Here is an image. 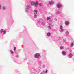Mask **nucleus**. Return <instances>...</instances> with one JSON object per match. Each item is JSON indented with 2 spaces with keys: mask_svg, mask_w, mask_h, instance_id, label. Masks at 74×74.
Segmentation results:
<instances>
[{
  "mask_svg": "<svg viewBox=\"0 0 74 74\" xmlns=\"http://www.w3.org/2000/svg\"><path fill=\"white\" fill-rule=\"evenodd\" d=\"M38 2L36 1V2H32L31 3V4L32 5L34 4L35 5L36 7H37L36 5H38Z\"/></svg>",
  "mask_w": 74,
  "mask_h": 74,
  "instance_id": "f257e3e1",
  "label": "nucleus"
},
{
  "mask_svg": "<svg viewBox=\"0 0 74 74\" xmlns=\"http://www.w3.org/2000/svg\"><path fill=\"white\" fill-rule=\"evenodd\" d=\"M40 56V54L38 53H36L35 55V57L36 58H38Z\"/></svg>",
  "mask_w": 74,
  "mask_h": 74,
  "instance_id": "f03ea898",
  "label": "nucleus"
},
{
  "mask_svg": "<svg viewBox=\"0 0 74 74\" xmlns=\"http://www.w3.org/2000/svg\"><path fill=\"white\" fill-rule=\"evenodd\" d=\"M61 5L60 4H57V8H60L61 7Z\"/></svg>",
  "mask_w": 74,
  "mask_h": 74,
  "instance_id": "7ed1b4c3",
  "label": "nucleus"
},
{
  "mask_svg": "<svg viewBox=\"0 0 74 74\" xmlns=\"http://www.w3.org/2000/svg\"><path fill=\"white\" fill-rule=\"evenodd\" d=\"M34 14L35 15H36L37 14V10H34Z\"/></svg>",
  "mask_w": 74,
  "mask_h": 74,
  "instance_id": "20e7f679",
  "label": "nucleus"
},
{
  "mask_svg": "<svg viewBox=\"0 0 74 74\" xmlns=\"http://www.w3.org/2000/svg\"><path fill=\"white\" fill-rule=\"evenodd\" d=\"M49 3L50 4L52 5V4H54V2L53 1H51L49 2Z\"/></svg>",
  "mask_w": 74,
  "mask_h": 74,
  "instance_id": "39448f33",
  "label": "nucleus"
},
{
  "mask_svg": "<svg viewBox=\"0 0 74 74\" xmlns=\"http://www.w3.org/2000/svg\"><path fill=\"white\" fill-rule=\"evenodd\" d=\"M73 45H74V43L73 42H71V46L72 47H73Z\"/></svg>",
  "mask_w": 74,
  "mask_h": 74,
  "instance_id": "423d86ee",
  "label": "nucleus"
},
{
  "mask_svg": "<svg viewBox=\"0 0 74 74\" xmlns=\"http://www.w3.org/2000/svg\"><path fill=\"white\" fill-rule=\"evenodd\" d=\"M65 24L66 25H69V22L67 21H66Z\"/></svg>",
  "mask_w": 74,
  "mask_h": 74,
  "instance_id": "0eeeda50",
  "label": "nucleus"
},
{
  "mask_svg": "<svg viewBox=\"0 0 74 74\" xmlns=\"http://www.w3.org/2000/svg\"><path fill=\"white\" fill-rule=\"evenodd\" d=\"M69 57H72V56H73V54H69Z\"/></svg>",
  "mask_w": 74,
  "mask_h": 74,
  "instance_id": "6e6552de",
  "label": "nucleus"
},
{
  "mask_svg": "<svg viewBox=\"0 0 74 74\" xmlns=\"http://www.w3.org/2000/svg\"><path fill=\"white\" fill-rule=\"evenodd\" d=\"M47 36H48V37H50V36H51V34L49 33H48Z\"/></svg>",
  "mask_w": 74,
  "mask_h": 74,
  "instance_id": "1a4fd4ad",
  "label": "nucleus"
},
{
  "mask_svg": "<svg viewBox=\"0 0 74 74\" xmlns=\"http://www.w3.org/2000/svg\"><path fill=\"white\" fill-rule=\"evenodd\" d=\"M60 48L61 49H64V47L63 46H62L60 47Z\"/></svg>",
  "mask_w": 74,
  "mask_h": 74,
  "instance_id": "9d476101",
  "label": "nucleus"
},
{
  "mask_svg": "<svg viewBox=\"0 0 74 74\" xmlns=\"http://www.w3.org/2000/svg\"><path fill=\"white\" fill-rule=\"evenodd\" d=\"M62 54H63V55H66V52L64 51H62Z\"/></svg>",
  "mask_w": 74,
  "mask_h": 74,
  "instance_id": "9b49d317",
  "label": "nucleus"
},
{
  "mask_svg": "<svg viewBox=\"0 0 74 74\" xmlns=\"http://www.w3.org/2000/svg\"><path fill=\"white\" fill-rule=\"evenodd\" d=\"M65 34H69V32L68 31H66Z\"/></svg>",
  "mask_w": 74,
  "mask_h": 74,
  "instance_id": "f8f14e48",
  "label": "nucleus"
},
{
  "mask_svg": "<svg viewBox=\"0 0 74 74\" xmlns=\"http://www.w3.org/2000/svg\"><path fill=\"white\" fill-rule=\"evenodd\" d=\"M39 5L40 7H42V4H41V3H40L39 4Z\"/></svg>",
  "mask_w": 74,
  "mask_h": 74,
  "instance_id": "ddd939ff",
  "label": "nucleus"
},
{
  "mask_svg": "<svg viewBox=\"0 0 74 74\" xmlns=\"http://www.w3.org/2000/svg\"><path fill=\"white\" fill-rule=\"evenodd\" d=\"M27 7V9H28V8H29V6L28 5H27L26 6Z\"/></svg>",
  "mask_w": 74,
  "mask_h": 74,
  "instance_id": "4468645a",
  "label": "nucleus"
},
{
  "mask_svg": "<svg viewBox=\"0 0 74 74\" xmlns=\"http://www.w3.org/2000/svg\"><path fill=\"white\" fill-rule=\"evenodd\" d=\"M3 32V29L1 30L0 31V33H2V32Z\"/></svg>",
  "mask_w": 74,
  "mask_h": 74,
  "instance_id": "2eb2a0df",
  "label": "nucleus"
},
{
  "mask_svg": "<svg viewBox=\"0 0 74 74\" xmlns=\"http://www.w3.org/2000/svg\"><path fill=\"white\" fill-rule=\"evenodd\" d=\"M3 33H4V34H5L6 33V32H5V31H3Z\"/></svg>",
  "mask_w": 74,
  "mask_h": 74,
  "instance_id": "dca6fc26",
  "label": "nucleus"
},
{
  "mask_svg": "<svg viewBox=\"0 0 74 74\" xmlns=\"http://www.w3.org/2000/svg\"><path fill=\"white\" fill-rule=\"evenodd\" d=\"M48 27L49 29H51V27H50V26H49Z\"/></svg>",
  "mask_w": 74,
  "mask_h": 74,
  "instance_id": "f3484780",
  "label": "nucleus"
},
{
  "mask_svg": "<svg viewBox=\"0 0 74 74\" xmlns=\"http://www.w3.org/2000/svg\"><path fill=\"white\" fill-rule=\"evenodd\" d=\"M49 19H50V18H49V17H48L47 18V20H49Z\"/></svg>",
  "mask_w": 74,
  "mask_h": 74,
  "instance_id": "a211bd4d",
  "label": "nucleus"
},
{
  "mask_svg": "<svg viewBox=\"0 0 74 74\" xmlns=\"http://www.w3.org/2000/svg\"><path fill=\"white\" fill-rule=\"evenodd\" d=\"M62 28H63V27L62 26H60V29H62Z\"/></svg>",
  "mask_w": 74,
  "mask_h": 74,
  "instance_id": "6ab92c4d",
  "label": "nucleus"
},
{
  "mask_svg": "<svg viewBox=\"0 0 74 74\" xmlns=\"http://www.w3.org/2000/svg\"><path fill=\"white\" fill-rule=\"evenodd\" d=\"M16 47H14V51H15V50H16Z\"/></svg>",
  "mask_w": 74,
  "mask_h": 74,
  "instance_id": "aec40b11",
  "label": "nucleus"
},
{
  "mask_svg": "<svg viewBox=\"0 0 74 74\" xmlns=\"http://www.w3.org/2000/svg\"><path fill=\"white\" fill-rule=\"evenodd\" d=\"M48 72V70H46V71L45 72V73H47V72Z\"/></svg>",
  "mask_w": 74,
  "mask_h": 74,
  "instance_id": "412c9836",
  "label": "nucleus"
},
{
  "mask_svg": "<svg viewBox=\"0 0 74 74\" xmlns=\"http://www.w3.org/2000/svg\"><path fill=\"white\" fill-rule=\"evenodd\" d=\"M5 7H3V10H5Z\"/></svg>",
  "mask_w": 74,
  "mask_h": 74,
  "instance_id": "4be33fe9",
  "label": "nucleus"
},
{
  "mask_svg": "<svg viewBox=\"0 0 74 74\" xmlns=\"http://www.w3.org/2000/svg\"><path fill=\"white\" fill-rule=\"evenodd\" d=\"M36 14H35V15L34 16V18H36Z\"/></svg>",
  "mask_w": 74,
  "mask_h": 74,
  "instance_id": "5701e85b",
  "label": "nucleus"
},
{
  "mask_svg": "<svg viewBox=\"0 0 74 74\" xmlns=\"http://www.w3.org/2000/svg\"><path fill=\"white\" fill-rule=\"evenodd\" d=\"M11 53H13V51H11Z\"/></svg>",
  "mask_w": 74,
  "mask_h": 74,
  "instance_id": "b1692460",
  "label": "nucleus"
},
{
  "mask_svg": "<svg viewBox=\"0 0 74 74\" xmlns=\"http://www.w3.org/2000/svg\"><path fill=\"white\" fill-rule=\"evenodd\" d=\"M63 30H61V32H63Z\"/></svg>",
  "mask_w": 74,
  "mask_h": 74,
  "instance_id": "393cba45",
  "label": "nucleus"
},
{
  "mask_svg": "<svg viewBox=\"0 0 74 74\" xmlns=\"http://www.w3.org/2000/svg\"><path fill=\"white\" fill-rule=\"evenodd\" d=\"M1 7V5H0V9Z\"/></svg>",
  "mask_w": 74,
  "mask_h": 74,
  "instance_id": "a878e982",
  "label": "nucleus"
},
{
  "mask_svg": "<svg viewBox=\"0 0 74 74\" xmlns=\"http://www.w3.org/2000/svg\"><path fill=\"white\" fill-rule=\"evenodd\" d=\"M58 13H59V11H58Z\"/></svg>",
  "mask_w": 74,
  "mask_h": 74,
  "instance_id": "bb28decb",
  "label": "nucleus"
},
{
  "mask_svg": "<svg viewBox=\"0 0 74 74\" xmlns=\"http://www.w3.org/2000/svg\"><path fill=\"white\" fill-rule=\"evenodd\" d=\"M40 74H43L42 73H40Z\"/></svg>",
  "mask_w": 74,
  "mask_h": 74,
  "instance_id": "cd10ccee",
  "label": "nucleus"
},
{
  "mask_svg": "<svg viewBox=\"0 0 74 74\" xmlns=\"http://www.w3.org/2000/svg\"><path fill=\"white\" fill-rule=\"evenodd\" d=\"M43 72H44V71H43Z\"/></svg>",
  "mask_w": 74,
  "mask_h": 74,
  "instance_id": "c85d7f7f",
  "label": "nucleus"
}]
</instances>
